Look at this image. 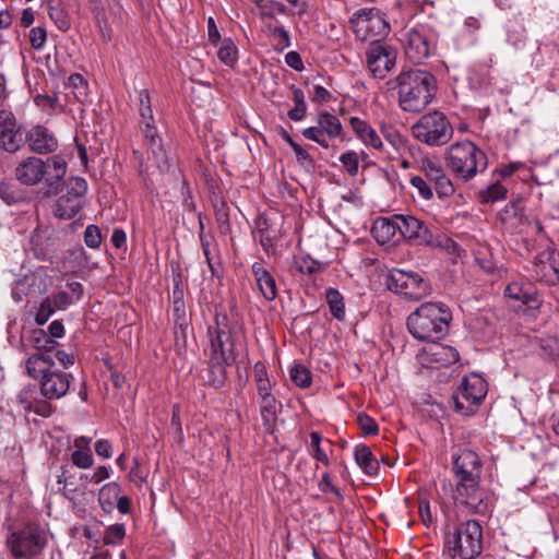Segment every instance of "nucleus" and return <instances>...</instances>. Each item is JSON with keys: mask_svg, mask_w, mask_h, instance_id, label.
Listing matches in <instances>:
<instances>
[{"mask_svg": "<svg viewBox=\"0 0 559 559\" xmlns=\"http://www.w3.org/2000/svg\"><path fill=\"white\" fill-rule=\"evenodd\" d=\"M483 463L471 449H462L453 456V472L456 479L455 500L474 513H485L487 504L479 488Z\"/></svg>", "mask_w": 559, "mask_h": 559, "instance_id": "nucleus-1", "label": "nucleus"}, {"mask_svg": "<svg viewBox=\"0 0 559 559\" xmlns=\"http://www.w3.org/2000/svg\"><path fill=\"white\" fill-rule=\"evenodd\" d=\"M393 82L399 90V106L406 112L423 111L436 95V78L423 69L403 68Z\"/></svg>", "mask_w": 559, "mask_h": 559, "instance_id": "nucleus-2", "label": "nucleus"}, {"mask_svg": "<svg viewBox=\"0 0 559 559\" xmlns=\"http://www.w3.org/2000/svg\"><path fill=\"white\" fill-rule=\"evenodd\" d=\"M450 309L442 302H425L407 318V329L418 341L437 342L449 332Z\"/></svg>", "mask_w": 559, "mask_h": 559, "instance_id": "nucleus-3", "label": "nucleus"}, {"mask_svg": "<svg viewBox=\"0 0 559 559\" xmlns=\"http://www.w3.org/2000/svg\"><path fill=\"white\" fill-rule=\"evenodd\" d=\"M27 374L39 380L40 393L48 400H59L69 391L73 377L56 369L53 357L46 353H33L25 361Z\"/></svg>", "mask_w": 559, "mask_h": 559, "instance_id": "nucleus-4", "label": "nucleus"}, {"mask_svg": "<svg viewBox=\"0 0 559 559\" xmlns=\"http://www.w3.org/2000/svg\"><path fill=\"white\" fill-rule=\"evenodd\" d=\"M67 163L60 155H52L46 159L28 156L15 167V179L24 186L33 187L40 182L49 189H57L67 174Z\"/></svg>", "mask_w": 559, "mask_h": 559, "instance_id": "nucleus-5", "label": "nucleus"}, {"mask_svg": "<svg viewBox=\"0 0 559 559\" xmlns=\"http://www.w3.org/2000/svg\"><path fill=\"white\" fill-rule=\"evenodd\" d=\"M444 158L453 176L462 182L471 181L488 166L485 152L468 140L451 144Z\"/></svg>", "mask_w": 559, "mask_h": 559, "instance_id": "nucleus-6", "label": "nucleus"}, {"mask_svg": "<svg viewBox=\"0 0 559 559\" xmlns=\"http://www.w3.org/2000/svg\"><path fill=\"white\" fill-rule=\"evenodd\" d=\"M445 546L452 558L475 559L483 549V528L475 520H469L445 535Z\"/></svg>", "mask_w": 559, "mask_h": 559, "instance_id": "nucleus-7", "label": "nucleus"}, {"mask_svg": "<svg viewBox=\"0 0 559 559\" xmlns=\"http://www.w3.org/2000/svg\"><path fill=\"white\" fill-rule=\"evenodd\" d=\"M396 227L401 237L417 246L454 250L457 245L451 238L433 235L426 223L414 215L396 214Z\"/></svg>", "mask_w": 559, "mask_h": 559, "instance_id": "nucleus-8", "label": "nucleus"}, {"mask_svg": "<svg viewBox=\"0 0 559 559\" xmlns=\"http://www.w3.org/2000/svg\"><path fill=\"white\" fill-rule=\"evenodd\" d=\"M413 136L429 146H442L453 136V128L447 116L439 111L423 115L412 127Z\"/></svg>", "mask_w": 559, "mask_h": 559, "instance_id": "nucleus-9", "label": "nucleus"}, {"mask_svg": "<svg viewBox=\"0 0 559 559\" xmlns=\"http://www.w3.org/2000/svg\"><path fill=\"white\" fill-rule=\"evenodd\" d=\"M210 356L225 364H236L238 358L236 333L226 314L216 313L215 324L207 328Z\"/></svg>", "mask_w": 559, "mask_h": 559, "instance_id": "nucleus-10", "label": "nucleus"}, {"mask_svg": "<svg viewBox=\"0 0 559 559\" xmlns=\"http://www.w3.org/2000/svg\"><path fill=\"white\" fill-rule=\"evenodd\" d=\"M5 545L14 558L32 559L43 552L47 537L38 524L27 523L8 535Z\"/></svg>", "mask_w": 559, "mask_h": 559, "instance_id": "nucleus-11", "label": "nucleus"}, {"mask_svg": "<svg viewBox=\"0 0 559 559\" xmlns=\"http://www.w3.org/2000/svg\"><path fill=\"white\" fill-rule=\"evenodd\" d=\"M349 23L356 38L361 41L381 43L380 39L390 33V25L384 14L377 8L357 10Z\"/></svg>", "mask_w": 559, "mask_h": 559, "instance_id": "nucleus-12", "label": "nucleus"}, {"mask_svg": "<svg viewBox=\"0 0 559 559\" xmlns=\"http://www.w3.org/2000/svg\"><path fill=\"white\" fill-rule=\"evenodd\" d=\"M487 391V383L480 376L471 373L463 377L452 396L455 412L464 416L474 414L486 397Z\"/></svg>", "mask_w": 559, "mask_h": 559, "instance_id": "nucleus-13", "label": "nucleus"}, {"mask_svg": "<svg viewBox=\"0 0 559 559\" xmlns=\"http://www.w3.org/2000/svg\"><path fill=\"white\" fill-rule=\"evenodd\" d=\"M87 188V182L82 177L67 179L64 183L66 191L56 200L53 205V215L63 221L75 217L86 203Z\"/></svg>", "mask_w": 559, "mask_h": 559, "instance_id": "nucleus-14", "label": "nucleus"}, {"mask_svg": "<svg viewBox=\"0 0 559 559\" xmlns=\"http://www.w3.org/2000/svg\"><path fill=\"white\" fill-rule=\"evenodd\" d=\"M386 287L399 295L413 300H419L428 294V285L424 278L415 272L392 270L386 275Z\"/></svg>", "mask_w": 559, "mask_h": 559, "instance_id": "nucleus-15", "label": "nucleus"}, {"mask_svg": "<svg viewBox=\"0 0 559 559\" xmlns=\"http://www.w3.org/2000/svg\"><path fill=\"white\" fill-rule=\"evenodd\" d=\"M403 44L406 58L414 63L426 60L433 48L430 31L424 25L407 29L403 35Z\"/></svg>", "mask_w": 559, "mask_h": 559, "instance_id": "nucleus-16", "label": "nucleus"}, {"mask_svg": "<svg viewBox=\"0 0 559 559\" xmlns=\"http://www.w3.org/2000/svg\"><path fill=\"white\" fill-rule=\"evenodd\" d=\"M396 50L383 43H370L366 50V63L373 78L384 79L395 67Z\"/></svg>", "mask_w": 559, "mask_h": 559, "instance_id": "nucleus-17", "label": "nucleus"}, {"mask_svg": "<svg viewBox=\"0 0 559 559\" xmlns=\"http://www.w3.org/2000/svg\"><path fill=\"white\" fill-rule=\"evenodd\" d=\"M24 133L17 126L14 115L11 111H0V148L9 153L16 152L24 145Z\"/></svg>", "mask_w": 559, "mask_h": 559, "instance_id": "nucleus-18", "label": "nucleus"}, {"mask_svg": "<svg viewBox=\"0 0 559 559\" xmlns=\"http://www.w3.org/2000/svg\"><path fill=\"white\" fill-rule=\"evenodd\" d=\"M257 231L263 250L270 254L275 251L276 243L282 239L283 219L277 215H260L257 219Z\"/></svg>", "mask_w": 559, "mask_h": 559, "instance_id": "nucleus-19", "label": "nucleus"}, {"mask_svg": "<svg viewBox=\"0 0 559 559\" xmlns=\"http://www.w3.org/2000/svg\"><path fill=\"white\" fill-rule=\"evenodd\" d=\"M47 274L39 269L25 274L16 280L12 287V298L15 302H20L29 294H44L48 288Z\"/></svg>", "mask_w": 559, "mask_h": 559, "instance_id": "nucleus-20", "label": "nucleus"}, {"mask_svg": "<svg viewBox=\"0 0 559 559\" xmlns=\"http://www.w3.org/2000/svg\"><path fill=\"white\" fill-rule=\"evenodd\" d=\"M420 171L428 181L435 185L439 198H448L454 193V185L440 163L430 158H424L420 164Z\"/></svg>", "mask_w": 559, "mask_h": 559, "instance_id": "nucleus-21", "label": "nucleus"}, {"mask_svg": "<svg viewBox=\"0 0 559 559\" xmlns=\"http://www.w3.org/2000/svg\"><path fill=\"white\" fill-rule=\"evenodd\" d=\"M25 142L28 148L37 154H50L58 148V140L46 127L35 126L26 134Z\"/></svg>", "mask_w": 559, "mask_h": 559, "instance_id": "nucleus-22", "label": "nucleus"}, {"mask_svg": "<svg viewBox=\"0 0 559 559\" xmlns=\"http://www.w3.org/2000/svg\"><path fill=\"white\" fill-rule=\"evenodd\" d=\"M507 297L526 305L530 310H537L542 306V299L536 287L530 282H511L504 289Z\"/></svg>", "mask_w": 559, "mask_h": 559, "instance_id": "nucleus-23", "label": "nucleus"}, {"mask_svg": "<svg viewBox=\"0 0 559 559\" xmlns=\"http://www.w3.org/2000/svg\"><path fill=\"white\" fill-rule=\"evenodd\" d=\"M349 123L356 136L366 146L372 147L377 151L385 152L390 157H393L392 152L385 150L378 132L367 121L358 117H352Z\"/></svg>", "mask_w": 559, "mask_h": 559, "instance_id": "nucleus-24", "label": "nucleus"}, {"mask_svg": "<svg viewBox=\"0 0 559 559\" xmlns=\"http://www.w3.org/2000/svg\"><path fill=\"white\" fill-rule=\"evenodd\" d=\"M251 272L263 298L267 301L274 300L277 296L274 276L259 262L252 264Z\"/></svg>", "mask_w": 559, "mask_h": 559, "instance_id": "nucleus-25", "label": "nucleus"}, {"mask_svg": "<svg viewBox=\"0 0 559 559\" xmlns=\"http://www.w3.org/2000/svg\"><path fill=\"white\" fill-rule=\"evenodd\" d=\"M58 343L52 340L45 330L34 329L27 336L22 337V347L24 352L34 348L35 353H46L50 355L56 349Z\"/></svg>", "mask_w": 559, "mask_h": 559, "instance_id": "nucleus-26", "label": "nucleus"}, {"mask_svg": "<svg viewBox=\"0 0 559 559\" xmlns=\"http://www.w3.org/2000/svg\"><path fill=\"white\" fill-rule=\"evenodd\" d=\"M31 245L38 259L47 260L56 251L57 239L49 236L48 229L36 228L31 236Z\"/></svg>", "mask_w": 559, "mask_h": 559, "instance_id": "nucleus-27", "label": "nucleus"}, {"mask_svg": "<svg viewBox=\"0 0 559 559\" xmlns=\"http://www.w3.org/2000/svg\"><path fill=\"white\" fill-rule=\"evenodd\" d=\"M141 126L144 141L148 150H151L152 154L154 155L157 165L160 166V164H165L167 162V155L154 122Z\"/></svg>", "mask_w": 559, "mask_h": 559, "instance_id": "nucleus-28", "label": "nucleus"}, {"mask_svg": "<svg viewBox=\"0 0 559 559\" xmlns=\"http://www.w3.org/2000/svg\"><path fill=\"white\" fill-rule=\"evenodd\" d=\"M396 221L395 214L391 217H380L373 223L371 233L379 243L384 245L393 240L399 231Z\"/></svg>", "mask_w": 559, "mask_h": 559, "instance_id": "nucleus-29", "label": "nucleus"}, {"mask_svg": "<svg viewBox=\"0 0 559 559\" xmlns=\"http://www.w3.org/2000/svg\"><path fill=\"white\" fill-rule=\"evenodd\" d=\"M355 461L358 466L369 476L378 474L380 464L371 449L366 444H358L354 449Z\"/></svg>", "mask_w": 559, "mask_h": 559, "instance_id": "nucleus-30", "label": "nucleus"}, {"mask_svg": "<svg viewBox=\"0 0 559 559\" xmlns=\"http://www.w3.org/2000/svg\"><path fill=\"white\" fill-rule=\"evenodd\" d=\"M231 365L233 364H225L213 356H209L206 374L204 376L205 383L215 389L222 388L227 377L226 367Z\"/></svg>", "mask_w": 559, "mask_h": 559, "instance_id": "nucleus-31", "label": "nucleus"}, {"mask_svg": "<svg viewBox=\"0 0 559 559\" xmlns=\"http://www.w3.org/2000/svg\"><path fill=\"white\" fill-rule=\"evenodd\" d=\"M202 252L205 257L206 264L213 276L218 275L219 263L214 262V254L219 253L218 245L213 234H199Z\"/></svg>", "mask_w": 559, "mask_h": 559, "instance_id": "nucleus-32", "label": "nucleus"}, {"mask_svg": "<svg viewBox=\"0 0 559 559\" xmlns=\"http://www.w3.org/2000/svg\"><path fill=\"white\" fill-rule=\"evenodd\" d=\"M121 493V487L116 481L105 484L98 492V502L102 510L110 514L116 508V501Z\"/></svg>", "mask_w": 559, "mask_h": 559, "instance_id": "nucleus-33", "label": "nucleus"}, {"mask_svg": "<svg viewBox=\"0 0 559 559\" xmlns=\"http://www.w3.org/2000/svg\"><path fill=\"white\" fill-rule=\"evenodd\" d=\"M537 275L548 285L559 284V253H551L548 262L537 265Z\"/></svg>", "mask_w": 559, "mask_h": 559, "instance_id": "nucleus-34", "label": "nucleus"}, {"mask_svg": "<svg viewBox=\"0 0 559 559\" xmlns=\"http://www.w3.org/2000/svg\"><path fill=\"white\" fill-rule=\"evenodd\" d=\"M47 11L58 29L66 32L70 28V17L61 0H48Z\"/></svg>", "mask_w": 559, "mask_h": 559, "instance_id": "nucleus-35", "label": "nucleus"}, {"mask_svg": "<svg viewBox=\"0 0 559 559\" xmlns=\"http://www.w3.org/2000/svg\"><path fill=\"white\" fill-rule=\"evenodd\" d=\"M318 126L329 140L336 139L342 135V123L340 119L333 114L328 111L321 112L318 116Z\"/></svg>", "mask_w": 559, "mask_h": 559, "instance_id": "nucleus-36", "label": "nucleus"}, {"mask_svg": "<svg viewBox=\"0 0 559 559\" xmlns=\"http://www.w3.org/2000/svg\"><path fill=\"white\" fill-rule=\"evenodd\" d=\"M260 415L266 429H271L277 419V401L274 395L260 397Z\"/></svg>", "mask_w": 559, "mask_h": 559, "instance_id": "nucleus-37", "label": "nucleus"}, {"mask_svg": "<svg viewBox=\"0 0 559 559\" xmlns=\"http://www.w3.org/2000/svg\"><path fill=\"white\" fill-rule=\"evenodd\" d=\"M380 132L395 154L406 148V139L391 124L382 123Z\"/></svg>", "mask_w": 559, "mask_h": 559, "instance_id": "nucleus-38", "label": "nucleus"}, {"mask_svg": "<svg viewBox=\"0 0 559 559\" xmlns=\"http://www.w3.org/2000/svg\"><path fill=\"white\" fill-rule=\"evenodd\" d=\"M325 299L330 308L331 314L338 321L345 319V302L343 295L335 288H328Z\"/></svg>", "mask_w": 559, "mask_h": 559, "instance_id": "nucleus-39", "label": "nucleus"}, {"mask_svg": "<svg viewBox=\"0 0 559 559\" xmlns=\"http://www.w3.org/2000/svg\"><path fill=\"white\" fill-rule=\"evenodd\" d=\"M255 4L261 17L275 19L277 15H284L287 12L286 5L275 0H258Z\"/></svg>", "mask_w": 559, "mask_h": 559, "instance_id": "nucleus-40", "label": "nucleus"}, {"mask_svg": "<svg viewBox=\"0 0 559 559\" xmlns=\"http://www.w3.org/2000/svg\"><path fill=\"white\" fill-rule=\"evenodd\" d=\"M431 355L435 361L442 366L455 364L460 358L459 352L454 347L448 345H437Z\"/></svg>", "mask_w": 559, "mask_h": 559, "instance_id": "nucleus-41", "label": "nucleus"}, {"mask_svg": "<svg viewBox=\"0 0 559 559\" xmlns=\"http://www.w3.org/2000/svg\"><path fill=\"white\" fill-rule=\"evenodd\" d=\"M480 202L495 203L507 198V189L500 183L495 182L478 192Z\"/></svg>", "mask_w": 559, "mask_h": 559, "instance_id": "nucleus-42", "label": "nucleus"}, {"mask_svg": "<svg viewBox=\"0 0 559 559\" xmlns=\"http://www.w3.org/2000/svg\"><path fill=\"white\" fill-rule=\"evenodd\" d=\"M218 59L226 66L233 67L238 60V49L230 38H224L217 52Z\"/></svg>", "mask_w": 559, "mask_h": 559, "instance_id": "nucleus-43", "label": "nucleus"}, {"mask_svg": "<svg viewBox=\"0 0 559 559\" xmlns=\"http://www.w3.org/2000/svg\"><path fill=\"white\" fill-rule=\"evenodd\" d=\"M0 199L8 205H12L21 202L23 194L15 183L2 181L0 182Z\"/></svg>", "mask_w": 559, "mask_h": 559, "instance_id": "nucleus-44", "label": "nucleus"}, {"mask_svg": "<svg viewBox=\"0 0 559 559\" xmlns=\"http://www.w3.org/2000/svg\"><path fill=\"white\" fill-rule=\"evenodd\" d=\"M67 86L73 90V95L79 102L83 103L87 97V85L81 74H71L68 79Z\"/></svg>", "mask_w": 559, "mask_h": 559, "instance_id": "nucleus-45", "label": "nucleus"}, {"mask_svg": "<svg viewBox=\"0 0 559 559\" xmlns=\"http://www.w3.org/2000/svg\"><path fill=\"white\" fill-rule=\"evenodd\" d=\"M126 536V527L123 524H112L108 526L104 533L103 542L105 545H119Z\"/></svg>", "mask_w": 559, "mask_h": 559, "instance_id": "nucleus-46", "label": "nucleus"}, {"mask_svg": "<svg viewBox=\"0 0 559 559\" xmlns=\"http://www.w3.org/2000/svg\"><path fill=\"white\" fill-rule=\"evenodd\" d=\"M344 169L350 177H355L359 169V155L355 151H347L340 156Z\"/></svg>", "mask_w": 559, "mask_h": 559, "instance_id": "nucleus-47", "label": "nucleus"}, {"mask_svg": "<svg viewBox=\"0 0 559 559\" xmlns=\"http://www.w3.org/2000/svg\"><path fill=\"white\" fill-rule=\"evenodd\" d=\"M310 454L320 463L329 465L330 461L326 453L321 449L322 437L318 431L310 432Z\"/></svg>", "mask_w": 559, "mask_h": 559, "instance_id": "nucleus-48", "label": "nucleus"}, {"mask_svg": "<svg viewBox=\"0 0 559 559\" xmlns=\"http://www.w3.org/2000/svg\"><path fill=\"white\" fill-rule=\"evenodd\" d=\"M290 379L300 388H308L311 384V373L302 365H295L292 367Z\"/></svg>", "mask_w": 559, "mask_h": 559, "instance_id": "nucleus-49", "label": "nucleus"}, {"mask_svg": "<svg viewBox=\"0 0 559 559\" xmlns=\"http://www.w3.org/2000/svg\"><path fill=\"white\" fill-rule=\"evenodd\" d=\"M270 36L275 40V49L283 51L290 46L289 33L284 26L269 27Z\"/></svg>", "mask_w": 559, "mask_h": 559, "instance_id": "nucleus-50", "label": "nucleus"}, {"mask_svg": "<svg viewBox=\"0 0 559 559\" xmlns=\"http://www.w3.org/2000/svg\"><path fill=\"white\" fill-rule=\"evenodd\" d=\"M301 133H302L305 139L318 143L323 148H329L330 147L329 139L322 132V130L319 129L318 124L314 126V127H309V128L304 129Z\"/></svg>", "mask_w": 559, "mask_h": 559, "instance_id": "nucleus-51", "label": "nucleus"}, {"mask_svg": "<svg viewBox=\"0 0 559 559\" xmlns=\"http://www.w3.org/2000/svg\"><path fill=\"white\" fill-rule=\"evenodd\" d=\"M295 267L300 274H313L320 270V263L310 257L295 259Z\"/></svg>", "mask_w": 559, "mask_h": 559, "instance_id": "nucleus-52", "label": "nucleus"}, {"mask_svg": "<svg viewBox=\"0 0 559 559\" xmlns=\"http://www.w3.org/2000/svg\"><path fill=\"white\" fill-rule=\"evenodd\" d=\"M48 299L58 310H64L71 305L78 302L67 290H59L49 296Z\"/></svg>", "mask_w": 559, "mask_h": 559, "instance_id": "nucleus-53", "label": "nucleus"}, {"mask_svg": "<svg viewBox=\"0 0 559 559\" xmlns=\"http://www.w3.org/2000/svg\"><path fill=\"white\" fill-rule=\"evenodd\" d=\"M72 463L79 468H88L93 465V455L90 449L75 450L71 454Z\"/></svg>", "mask_w": 559, "mask_h": 559, "instance_id": "nucleus-54", "label": "nucleus"}, {"mask_svg": "<svg viewBox=\"0 0 559 559\" xmlns=\"http://www.w3.org/2000/svg\"><path fill=\"white\" fill-rule=\"evenodd\" d=\"M102 233L96 225H88L84 230V242L91 249H97L102 245Z\"/></svg>", "mask_w": 559, "mask_h": 559, "instance_id": "nucleus-55", "label": "nucleus"}, {"mask_svg": "<svg viewBox=\"0 0 559 559\" xmlns=\"http://www.w3.org/2000/svg\"><path fill=\"white\" fill-rule=\"evenodd\" d=\"M56 308L52 302L46 297L39 305L35 316V321L38 325H44L48 319L53 314Z\"/></svg>", "mask_w": 559, "mask_h": 559, "instance_id": "nucleus-56", "label": "nucleus"}, {"mask_svg": "<svg viewBox=\"0 0 559 559\" xmlns=\"http://www.w3.org/2000/svg\"><path fill=\"white\" fill-rule=\"evenodd\" d=\"M409 183L413 188H415L420 198L424 200H430L433 197L432 189L429 183L420 176H413L409 179Z\"/></svg>", "mask_w": 559, "mask_h": 559, "instance_id": "nucleus-57", "label": "nucleus"}, {"mask_svg": "<svg viewBox=\"0 0 559 559\" xmlns=\"http://www.w3.org/2000/svg\"><path fill=\"white\" fill-rule=\"evenodd\" d=\"M357 423L366 436H374L379 431L376 420L365 413L358 414Z\"/></svg>", "mask_w": 559, "mask_h": 559, "instance_id": "nucleus-58", "label": "nucleus"}, {"mask_svg": "<svg viewBox=\"0 0 559 559\" xmlns=\"http://www.w3.org/2000/svg\"><path fill=\"white\" fill-rule=\"evenodd\" d=\"M173 320L175 325L181 330L188 326L186 302H173Z\"/></svg>", "mask_w": 559, "mask_h": 559, "instance_id": "nucleus-59", "label": "nucleus"}, {"mask_svg": "<svg viewBox=\"0 0 559 559\" xmlns=\"http://www.w3.org/2000/svg\"><path fill=\"white\" fill-rule=\"evenodd\" d=\"M46 39H47V33L44 27L37 26V27H33L29 31V43L34 49H36V50L41 49L46 43Z\"/></svg>", "mask_w": 559, "mask_h": 559, "instance_id": "nucleus-60", "label": "nucleus"}, {"mask_svg": "<svg viewBox=\"0 0 559 559\" xmlns=\"http://www.w3.org/2000/svg\"><path fill=\"white\" fill-rule=\"evenodd\" d=\"M293 151L295 153L296 160L298 164H300L301 166L307 167V168L314 167L316 162L306 148H304L301 145L297 144V145H294Z\"/></svg>", "mask_w": 559, "mask_h": 559, "instance_id": "nucleus-61", "label": "nucleus"}, {"mask_svg": "<svg viewBox=\"0 0 559 559\" xmlns=\"http://www.w3.org/2000/svg\"><path fill=\"white\" fill-rule=\"evenodd\" d=\"M67 292L75 299L76 301H80L84 294L83 285L73 280H68L66 283Z\"/></svg>", "mask_w": 559, "mask_h": 559, "instance_id": "nucleus-62", "label": "nucleus"}, {"mask_svg": "<svg viewBox=\"0 0 559 559\" xmlns=\"http://www.w3.org/2000/svg\"><path fill=\"white\" fill-rule=\"evenodd\" d=\"M332 98V94L321 85H314L311 100L314 103H328Z\"/></svg>", "mask_w": 559, "mask_h": 559, "instance_id": "nucleus-63", "label": "nucleus"}, {"mask_svg": "<svg viewBox=\"0 0 559 559\" xmlns=\"http://www.w3.org/2000/svg\"><path fill=\"white\" fill-rule=\"evenodd\" d=\"M285 62L288 67L296 71H302L305 68L301 57L297 51L287 52L285 56Z\"/></svg>", "mask_w": 559, "mask_h": 559, "instance_id": "nucleus-64", "label": "nucleus"}]
</instances>
